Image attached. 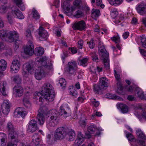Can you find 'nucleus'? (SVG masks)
<instances>
[{
    "label": "nucleus",
    "instance_id": "1",
    "mask_svg": "<svg viewBox=\"0 0 146 146\" xmlns=\"http://www.w3.org/2000/svg\"><path fill=\"white\" fill-rule=\"evenodd\" d=\"M59 113L55 109H52L46 113V115L49 118V120L52 121L54 123L57 124L58 123L60 118V115H63L64 118L71 116L72 112L69 108H63L62 107H60Z\"/></svg>",
    "mask_w": 146,
    "mask_h": 146
},
{
    "label": "nucleus",
    "instance_id": "2",
    "mask_svg": "<svg viewBox=\"0 0 146 146\" xmlns=\"http://www.w3.org/2000/svg\"><path fill=\"white\" fill-rule=\"evenodd\" d=\"M54 88L49 83H45L42 86L40 93L37 94V97H39L38 94L44 96V98L48 102H52L54 100Z\"/></svg>",
    "mask_w": 146,
    "mask_h": 146
},
{
    "label": "nucleus",
    "instance_id": "3",
    "mask_svg": "<svg viewBox=\"0 0 146 146\" xmlns=\"http://www.w3.org/2000/svg\"><path fill=\"white\" fill-rule=\"evenodd\" d=\"M98 46L99 54L103 60L104 67L106 70L109 69L110 68L109 53L101 41H99Z\"/></svg>",
    "mask_w": 146,
    "mask_h": 146
},
{
    "label": "nucleus",
    "instance_id": "4",
    "mask_svg": "<svg viewBox=\"0 0 146 146\" xmlns=\"http://www.w3.org/2000/svg\"><path fill=\"white\" fill-rule=\"evenodd\" d=\"M48 110L47 108L45 106L40 107L38 110V113L37 115L36 119L40 125H42L45 121V117L44 115H46V112Z\"/></svg>",
    "mask_w": 146,
    "mask_h": 146
},
{
    "label": "nucleus",
    "instance_id": "5",
    "mask_svg": "<svg viewBox=\"0 0 146 146\" xmlns=\"http://www.w3.org/2000/svg\"><path fill=\"white\" fill-rule=\"evenodd\" d=\"M106 78L102 77L100 78L99 85L96 84L94 85V92L99 94L100 91L103 89H106L108 86V84L106 81Z\"/></svg>",
    "mask_w": 146,
    "mask_h": 146
},
{
    "label": "nucleus",
    "instance_id": "6",
    "mask_svg": "<svg viewBox=\"0 0 146 146\" xmlns=\"http://www.w3.org/2000/svg\"><path fill=\"white\" fill-rule=\"evenodd\" d=\"M66 135L65 129L63 127H60L56 130L54 133V137L56 139H62Z\"/></svg>",
    "mask_w": 146,
    "mask_h": 146
},
{
    "label": "nucleus",
    "instance_id": "7",
    "mask_svg": "<svg viewBox=\"0 0 146 146\" xmlns=\"http://www.w3.org/2000/svg\"><path fill=\"white\" fill-rule=\"evenodd\" d=\"M67 71L71 74H74L77 69V63L74 61L69 62L68 64Z\"/></svg>",
    "mask_w": 146,
    "mask_h": 146
},
{
    "label": "nucleus",
    "instance_id": "8",
    "mask_svg": "<svg viewBox=\"0 0 146 146\" xmlns=\"http://www.w3.org/2000/svg\"><path fill=\"white\" fill-rule=\"evenodd\" d=\"M20 62L19 60L14 59L12 62V64L11 66V69L12 72L17 73L20 69Z\"/></svg>",
    "mask_w": 146,
    "mask_h": 146
},
{
    "label": "nucleus",
    "instance_id": "9",
    "mask_svg": "<svg viewBox=\"0 0 146 146\" xmlns=\"http://www.w3.org/2000/svg\"><path fill=\"white\" fill-rule=\"evenodd\" d=\"M34 51V46L33 42H29L24 48V53L27 55H31L33 54Z\"/></svg>",
    "mask_w": 146,
    "mask_h": 146
},
{
    "label": "nucleus",
    "instance_id": "10",
    "mask_svg": "<svg viewBox=\"0 0 146 146\" xmlns=\"http://www.w3.org/2000/svg\"><path fill=\"white\" fill-rule=\"evenodd\" d=\"M30 94L27 92L24 95L22 100L23 104L27 108H29L31 106V102L29 101Z\"/></svg>",
    "mask_w": 146,
    "mask_h": 146
},
{
    "label": "nucleus",
    "instance_id": "11",
    "mask_svg": "<svg viewBox=\"0 0 146 146\" xmlns=\"http://www.w3.org/2000/svg\"><path fill=\"white\" fill-rule=\"evenodd\" d=\"M38 129L36 121L35 119H32L30 121L28 125L27 130L28 131L33 133Z\"/></svg>",
    "mask_w": 146,
    "mask_h": 146
},
{
    "label": "nucleus",
    "instance_id": "12",
    "mask_svg": "<svg viewBox=\"0 0 146 146\" xmlns=\"http://www.w3.org/2000/svg\"><path fill=\"white\" fill-rule=\"evenodd\" d=\"M86 24L83 20H82L78 22L75 23L73 26V28L74 29H77L80 31L85 30Z\"/></svg>",
    "mask_w": 146,
    "mask_h": 146
},
{
    "label": "nucleus",
    "instance_id": "13",
    "mask_svg": "<svg viewBox=\"0 0 146 146\" xmlns=\"http://www.w3.org/2000/svg\"><path fill=\"white\" fill-rule=\"evenodd\" d=\"M38 33L40 36V39L41 40H46L48 36V35L46 31L41 27H40Z\"/></svg>",
    "mask_w": 146,
    "mask_h": 146
},
{
    "label": "nucleus",
    "instance_id": "14",
    "mask_svg": "<svg viewBox=\"0 0 146 146\" xmlns=\"http://www.w3.org/2000/svg\"><path fill=\"white\" fill-rule=\"evenodd\" d=\"M45 72L42 67H38L35 72V77L37 80H39L41 79L42 76L45 74Z\"/></svg>",
    "mask_w": 146,
    "mask_h": 146
},
{
    "label": "nucleus",
    "instance_id": "15",
    "mask_svg": "<svg viewBox=\"0 0 146 146\" xmlns=\"http://www.w3.org/2000/svg\"><path fill=\"white\" fill-rule=\"evenodd\" d=\"M19 37L18 34L15 31L10 32L8 37L10 42H15L18 40Z\"/></svg>",
    "mask_w": 146,
    "mask_h": 146
},
{
    "label": "nucleus",
    "instance_id": "16",
    "mask_svg": "<svg viewBox=\"0 0 146 146\" xmlns=\"http://www.w3.org/2000/svg\"><path fill=\"white\" fill-rule=\"evenodd\" d=\"M8 135L12 142L17 143L19 141L18 135L15 131L8 132Z\"/></svg>",
    "mask_w": 146,
    "mask_h": 146
},
{
    "label": "nucleus",
    "instance_id": "17",
    "mask_svg": "<svg viewBox=\"0 0 146 146\" xmlns=\"http://www.w3.org/2000/svg\"><path fill=\"white\" fill-rule=\"evenodd\" d=\"M136 9L138 13L141 15H143L146 13V5L142 3H140Z\"/></svg>",
    "mask_w": 146,
    "mask_h": 146
},
{
    "label": "nucleus",
    "instance_id": "18",
    "mask_svg": "<svg viewBox=\"0 0 146 146\" xmlns=\"http://www.w3.org/2000/svg\"><path fill=\"white\" fill-rule=\"evenodd\" d=\"M23 93V90L22 87H19L16 88H14L13 94L15 98H20L21 97Z\"/></svg>",
    "mask_w": 146,
    "mask_h": 146
},
{
    "label": "nucleus",
    "instance_id": "19",
    "mask_svg": "<svg viewBox=\"0 0 146 146\" xmlns=\"http://www.w3.org/2000/svg\"><path fill=\"white\" fill-rule=\"evenodd\" d=\"M10 105L9 102L5 100L2 106V111L3 113L7 115L10 111Z\"/></svg>",
    "mask_w": 146,
    "mask_h": 146
},
{
    "label": "nucleus",
    "instance_id": "20",
    "mask_svg": "<svg viewBox=\"0 0 146 146\" xmlns=\"http://www.w3.org/2000/svg\"><path fill=\"white\" fill-rule=\"evenodd\" d=\"M35 60L36 63L38 65L45 66L46 64V58L45 56L41 57L40 58L37 57Z\"/></svg>",
    "mask_w": 146,
    "mask_h": 146
},
{
    "label": "nucleus",
    "instance_id": "21",
    "mask_svg": "<svg viewBox=\"0 0 146 146\" xmlns=\"http://www.w3.org/2000/svg\"><path fill=\"white\" fill-rule=\"evenodd\" d=\"M7 66V62L4 60L2 59L0 60V70L2 71H4L6 68ZM3 72L0 71V77L3 74Z\"/></svg>",
    "mask_w": 146,
    "mask_h": 146
},
{
    "label": "nucleus",
    "instance_id": "22",
    "mask_svg": "<svg viewBox=\"0 0 146 146\" xmlns=\"http://www.w3.org/2000/svg\"><path fill=\"white\" fill-rule=\"evenodd\" d=\"M6 142V135L3 133H0V146H5Z\"/></svg>",
    "mask_w": 146,
    "mask_h": 146
},
{
    "label": "nucleus",
    "instance_id": "23",
    "mask_svg": "<svg viewBox=\"0 0 146 146\" xmlns=\"http://www.w3.org/2000/svg\"><path fill=\"white\" fill-rule=\"evenodd\" d=\"M66 139L70 141L74 140L75 137V134L73 131H70L68 133H66L65 137Z\"/></svg>",
    "mask_w": 146,
    "mask_h": 146
},
{
    "label": "nucleus",
    "instance_id": "24",
    "mask_svg": "<svg viewBox=\"0 0 146 146\" xmlns=\"http://www.w3.org/2000/svg\"><path fill=\"white\" fill-rule=\"evenodd\" d=\"M13 11L15 17H17V18L20 19H22L24 18V16L22 13L19 9H15L14 11Z\"/></svg>",
    "mask_w": 146,
    "mask_h": 146
},
{
    "label": "nucleus",
    "instance_id": "25",
    "mask_svg": "<svg viewBox=\"0 0 146 146\" xmlns=\"http://www.w3.org/2000/svg\"><path fill=\"white\" fill-rule=\"evenodd\" d=\"M117 106L118 109H120L123 113H125L128 112V107L126 105L122 104H117Z\"/></svg>",
    "mask_w": 146,
    "mask_h": 146
},
{
    "label": "nucleus",
    "instance_id": "26",
    "mask_svg": "<svg viewBox=\"0 0 146 146\" xmlns=\"http://www.w3.org/2000/svg\"><path fill=\"white\" fill-rule=\"evenodd\" d=\"M44 49L41 47L36 48H35L34 54L36 56H40L42 55L44 53Z\"/></svg>",
    "mask_w": 146,
    "mask_h": 146
},
{
    "label": "nucleus",
    "instance_id": "27",
    "mask_svg": "<svg viewBox=\"0 0 146 146\" xmlns=\"http://www.w3.org/2000/svg\"><path fill=\"white\" fill-rule=\"evenodd\" d=\"M6 85V83L4 82H1L0 84V91L3 95L4 96L7 95L5 90Z\"/></svg>",
    "mask_w": 146,
    "mask_h": 146
},
{
    "label": "nucleus",
    "instance_id": "28",
    "mask_svg": "<svg viewBox=\"0 0 146 146\" xmlns=\"http://www.w3.org/2000/svg\"><path fill=\"white\" fill-rule=\"evenodd\" d=\"M64 13L67 14L70 11V3L68 1L64 2L62 6Z\"/></svg>",
    "mask_w": 146,
    "mask_h": 146
},
{
    "label": "nucleus",
    "instance_id": "29",
    "mask_svg": "<svg viewBox=\"0 0 146 146\" xmlns=\"http://www.w3.org/2000/svg\"><path fill=\"white\" fill-rule=\"evenodd\" d=\"M92 17L96 20L97 18L99 16L100 11L98 9H93L92 11Z\"/></svg>",
    "mask_w": 146,
    "mask_h": 146
},
{
    "label": "nucleus",
    "instance_id": "30",
    "mask_svg": "<svg viewBox=\"0 0 146 146\" xmlns=\"http://www.w3.org/2000/svg\"><path fill=\"white\" fill-rule=\"evenodd\" d=\"M84 138V135L81 132H79L78 136H77V139L78 140H76L75 142V144H77V145L76 146H78L80 143L81 142L83 139Z\"/></svg>",
    "mask_w": 146,
    "mask_h": 146
},
{
    "label": "nucleus",
    "instance_id": "31",
    "mask_svg": "<svg viewBox=\"0 0 146 146\" xmlns=\"http://www.w3.org/2000/svg\"><path fill=\"white\" fill-rule=\"evenodd\" d=\"M15 113L19 115L23 118L25 117L27 114L26 111H23L22 108H17L16 110Z\"/></svg>",
    "mask_w": 146,
    "mask_h": 146
},
{
    "label": "nucleus",
    "instance_id": "32",
    "mask_svg": "<svg viewBox=\"0 0 146 146\" xmlns=\"http://www.w3.org/2000/svg\"><path fill=\"white\" fill-rule=\"evenodd\" d=\"M13 17H15L13 11L11 12H9L7 13V17L9 22L10 24H11L13 23Z\"/></svg>",
    "mask_w": 146,
    "mask_h": 146
},
{
    "label": "nucleus",
    "instance_id": "33",
    "mask_svg": "<svg viewBox=\"0 0 146 146\" xmlns=\"http://www.w3.org/2000/svg\"><path fill=\"white\" fill-rule=\"evenodd\" d=\"M81 0H75L73 3L74 6L71 7V11L72 12V14H74L73 11H74L76 9V7H79Z\"/></svg>",
    "mask_w": 146,
    "mask_h": 146
},
{
    "label": "nucleus",
    "instance_id": "34",
    "mask_svg": "<svg viewBox=\"0 0 146 146\" xmlns=\"http://www.w3.org/2000/svg\"><path fill=\"white\" fill-rule=\"evenodd\" d=\"M25 34L27 39L28 40V42H32L33 38L31 35V31L29 29H28L26 31Z\"/></svg>",
    "mask_w": 146,
    "mask_h": 146
},
{
    "label": "nucleus",
    "instance_id": "35",
    "mask_svg": "<svg viewBox=\"0 0 146 146\" xmlns=\"http://www.w3.org/2000/svg\"><path fill=\"white\" fill-rule=\"evenodd\" d=\"M105 97L108 99L119 100L121 98L119 96L111 94H106Z\"/></svg>",
    "mask_w": 146,
    "mask_h": 146
},
{
    "label": "nucleus",
    "instance_id": "36",
    "mask_svg": "<svg viewBox=\"0 0 146 146\" xmlns=\"http://www.w3.org/2000/svg\"><path fill=\"white\" fill-rule=\"evenodd\" d=\"M13 81L17 84H20L21 82V78L18 75H16L12 78Z\"/></svg>",
    "mask_w": 146,
    "mask_h": 146
},
{
    "label": "nucleus",
    "instance_id": "37",
    "mask_svg": "<svg viewBox=\"0 0 146 146\" xmlns=\"http://www.w3.org/2000/svg\"><path fill=\"white\" fill-rule=\"evenodd\" d=\"M96 130H97V129L95 125H90L88 128V131L90 134H92L94 133Z\"/></svg>",
    "mask_w": 146,
    "mask_h": 146
},
{
    "label": "nucleus",
    "instance_id": "38",
    "mask_svg": "<svg viewBox=\"0 0 146 146\" xmlns=\"http://www.w3.org/2000/svg\"><path fill=\"white\" fill-rule=\"evenodd\" d=\"M6 128L8 132L15 131L13 125L11 122H9L7 123Z\"/></svg>",
    "mask_w": 146,
    "mask_h": 146
},
{
    "label": "nucleus",
    "instance_id": "39",
    "mask_svg": "<svg viewBox=\"0 0 146 146\" xmlns=\"http://www.w3.org/2000/svg\"><path fill=\"white\" fill-rule=\"evenodd\" d=\"M16 3L18 7H20L21 5H22V7H21V9L22 11L25 10V7L23 5L21 0H13Z\"/></svg>",
    "mask_w": 146,
    "mask_h": 146
},
{
    "label": "nucleus",
    "instance_id": "40",
    "mask_svg": "<svg viewBox=\"0 0 146 146\" xmlns=\"http://www.w3.org/2000/svg\"><path fill=\"white\" fill-rule=\"evenodd\" d=\"M84 14L81 10L76 11L74 15V17L77 18H79L83 16Z\"/></svg>",
    "mask_w": 146,
    "mask_h": 146
},
{
    "label": "nucleus",
    "instance_id": "41",
    "mask_svg": "<svg viewBox=\"0 0 146 146\" xmlns=\"http://www.w3.org/2000/svg\"><path fill=\"white\" fill-rule=\"evenodd\" d=\"M33 17L35 19H38L40 17V15L37 11L35 9H33L32 11Z\"/></svg>",
    "mask_w": 146,
    "mask_h": 146
},
{
    "label": "nucleus",
    "instance_id": "42",
    "mask_svg": "<svg viewBox=\"0 0 146 146\" xmlns=\"http://www.w3.org/2000/svg\"><path fill=\"white\" fill-rule=\"evenodd\" d=\"M123 0H108L110 4L116 6L119 4Z\"/></svg>",
    "mask_w": 146,
    "mask_h": 146
},
{
    "label": "nucleus",
    "instance_id": "43",
    "mask_svg": "<svg viewBox=\"0 0 146 146\" xmlns=\"http://www.w3.org/2000/svg\"><path fill=\"white\" fill-rule=\"evenodd\" d=\"M136 132L137 135L139 137L144 140L146 139V136L141 130H137Z\"/></svg>",
    "mask_w": 146,
    "mask_h": 146
},
{
    "label": "nucleus",
    "instance_id": "44",
    "mask_svg": "<svg viewBox=\"0 0 146 146\" xmlns=\"http://www.w3.org/2000/svg\"><path fill=\"white\" fill-rule=\"evenodd\" d=\"M91 55L93 61L98 62L99 60L98 59V56L96 53L94 52L91 53Z\"/></svg>",
    "mask_w": 146,
    "mask_h": 146
},
{
    "label": "nucleus",
    "instance_id": "45",
    "mask_svg": "<svg viewBox=\"0 0 146 146\" xmlns=\"http://www.w3.org/2000/svg\"><path fill=\"white\" fill-rule=\"evenodd\" d=\"M47 141L49 144H52L53 143V137L52 135L49 134L47 135Z\"/></svg>",
    "mask_w": 146,
    "mask_h": 146
},
{
    "label": "nucleus",
    "instance_id": "46",
    "mask_svg": "<svg viewBox=\"0 0 146 146\" xmlns=\"http://www.w3.org/2000/svg\"><path fill=\"white\" fill-rule=\"evenodd\" d=\"M140 40L142 46L146 48V38L144 36H141Z\"/></svg>",
    "mask_w": 146,
    "mask_h": 146
},
{
    "label": "nucleus",
    "instance_id": "47",
    "mask_svg": "<svg viewBox=\"0 0 146 146\" xmlns=\"http://www.w3.org/2000/svg\"><path fill=\"white\" fill-rule=\"evenodd\" d=\"M127 131H126V136L129 141H133L134 139V137L132 134L130 133H127Z\"/></svg>",
    "mask_w": 146,
    "mask_h": 146
},
{
    "label": "nucleus",
    "instance_id": "48",
    "mask_svg": "<svg viewBox=\"0 0 146 146\" xmlns=\"http://www.w3.org/2000/svg\"><path fill=\"white\" fill-rule=\"evenodd\" d=\"M59 83L60 86L63 87H65L66 85V81L65 79L60 78L59 80Z\"/></svg>",
    "mask_w": 146,
    "mask_h": 146
},
{
    "label": "nucleus",
    "instance_id": "49",
    "mask_svg": "<svg viewBox=\"0 0 146 146\" xmlns=\"http://www.w3.org/2000/svg\"><path fill=\"white\" fill-rule=\"evenodd\" d=\"M7 34L6 31L4 30H0V36L2 38H4L5 37L7 36Z\"/></svg>",
    "mask_w": 146,
    "mask_h": 146
},
{
    "label": "nucleus",
    "instance_id": "50",
    "mask_svg": "<svg viewBox=\"0 0 146 146\" xmlns=\"http://www.w3.org/2000/svg\"><path fill=\"white\" fill-rule=\"evenodd\" d=\"M7 11V7L3 5L0 7V13L2 14L5 13Z\"/></svg>",
    "mask_w": 146,
    "mask_h": 146
},
{
    "label": "nucleus",
    "instance_id": "51",
    "mask_svg": "<svg viewBox=\"0 0 146 146\" xmlns=\"http://www.w3.org/2000/svg\"><path fill=\"white\" fill-rule=\"evenodd\" d=\"M87 43L89 44V46L91 49H92L94 47L95 44L93 40H91L89 42H87Z\"/></svg>",
    "mask_w": 146,
    "mask_h": 146
},
{
    "label": "nucleus",
    "instance_id": "52",
    "mask_svg": "<svg viewBox=\"0 0 146 146\" xmlns=\"http://www.w3.org/2000/svg\"><path fill=\"white\" fill-rule=\"evenodd\" d=\"M111 39L116 43H118L120 41V38L118 35H117L116 36H114L111 38Z\"/></svg>",
    "mask_w": 146,
    "mask_h": 146
},
{
    "label": "nucleus",
    "instance_id": "53",
    "mask_svg": "<svg viewBox=\"0 0 146 146\" xmlns=\"http://www.w3.org/2000/svg\"><path fill=\"white\" fill-rule=\"evenodd\" d=\"M111 39L116 43H118L120 41V38L118 35H117L116 36H114L111 38Z\"/></svg>",
    "mask_w": 146,
    "mask_h": 146
},
{
    "label": "nucleus",
    "instance_id": "54",
    "mask_svg": "<svg viewBox=\"0 0 146 146\" xmlns=\"http://www.w3.org/2000/svg\"><path fill=\"white\" fill-rule=\"evenodd\" d=\"M26 68L29 72H31V70H33L32 66L31 64L28 63L26 65Z\"/></svg>",
    "mask_w": 146,
    "mask_h": 146
},
{
    "label": "nucleus",
    "instance_id": "55",
    "mask_svg": "<svg viewBox=\"0 0 146 146\" xmlns=\"http://www.w3.org/2000/svg\"><path fill=\"white\" fill-rule=\"evenodd\" d=\"M91 102L95 107H98L99 105L100 104L99 102L96 101V100L94 99H93L91 100Z\"/></svg>",
    "mask_w": 146,
    "mask_h": 146
},
{
    "label": "nucleus",
    "instance_id": "56",
    "mask_svg": "<svg viewBox=\"0 0 146 146\" xmlns=\"http://www.w3.org/2000/svg\"><path fill=\"white\" fill-rule=\"evenodd\" d=\"M118 14V13L117 11H112L111 13V16L113 18H115Z\"/></svg>",
    "mask_w": 146,
    "mask_h": 146
},
{
    "label": "nucleus",
    "instance_id": "57",
    "mask_svg": "<svg viewBox=\"0 0 146 146\" xmlns=\"http://www.w3.org/2000/svg\"><path fill=\"white\" fill-rule=\"evenodd\" d=\"M70 94L74 96H76L77 95V92L76 90H74V89L72 88V90L70 91Z\"/></svg>",
    "mask_w": 146,
    "mask_h": 146
},
{
    "label": "nucleus",
    "instance_id": "58",
    "mask_svg": "<svg viewBox=\"0 0 146 146\" xmlns=\"http://www.w3.org/2000/svg\"><path fill=\"white\" fill-rule=\"evenodd\" d=\"M87 60H88L86 58H84L82 60H80V64L82 65L85 64L87 62Z\"/></svg>",
    "mask_w": 146,
    "mask_h": 146
},
{
    "label": "nucleus",
    "instance_id": "59",
    "mask_svg": "<svg viewBox=\"0 0 146 146\" xmlns=\"http://www.w3.org/2000/svg\"><path fill=\"white\" fill-rule=\"evenodd\" d=\"M137 142L140 146H146L145 142L143 141L139 140Z\"/></svg>",
    "mask_w": 146,
    "mask_h": 146
},
{
    "label": "nucleus",
    "instance_id": "60",
    "mask_svg": "<svg viewBox=\"0 0 146 146\" xmlns=\"http://www.w3.org/2000/svg\"><path fill=\"white\" fill-rule=\"evenodd\" d=\"M127 98L128 100L131 101L135 100L136 99L135 97L131 95H129Z\"/></svg>",
    "mask_w": 146,
    "mask_h": 146
},
{
    "label": "nucleus",
    "instance_id": "61",
    "mask_svg": "<svg viewBox=\"0 0 146 146\" xmlns=\"http://www.w3.org/2000/svg\"><path fill=\"white\" fill-rule=\"evenodd\" d=\"M139 50L141 54L143 56H146V52L143 49H142L140 47L139 48Z\"/></svg>",
    "mask_w": 146,
    "mask_h": 146
},
{
    "label": "nucleus",
    "instance_id": "62",
    "mask_svg": "<svg viewBox=\"0 0 146 146\" xmlns=\"http://www.w3.org/2000/svg\"><path fill=\"white\" fill-rule=\"evenodd\" d=\"M17 143L11 141V142L8 143L7 146H17Z\"/></svg>",
    "mask_w": 146,
    "mask_h": 146
},
{
    "label": "nucleus",
    "instance_id": "63",
    "mask_svg": "<svg viewBox=\"0 0 146 146\" xmlns=\"http://www.w3.org/2000/svg\"><path fill=\"white\" fill-rule=\"evenodd\" d=\"M39 136L37 133L34 134L32 137V141H34L37 139L39 138Z\"/></svg>",
    "mask_w": 146,
    "mask_h": 146
},
{
    "label": "nucleus",
    "instance_id": "64",
    "mask_svg": "<svg viewBox=\"0 0 146 146\" xmlns=\"http://www.w3.org/2000/svg\"><path fill=\"white\" fill-rule=\"evenodd\" d=\"M78 47L80 48L81 49L82 48L83 44V41L82 40H80L78 41Z\"/></svg>",
    "mask_w": 146,
    "mask_h": 146
}]
</instances>
